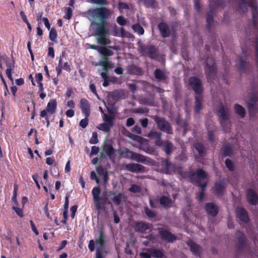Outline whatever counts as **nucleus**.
<instances>
[{
  "label": "nucleus",
  "instance_id": "obj_1",
  "mask_svg": "<svg viewBox=\"0 0 258 258\" xmlns=\"http://www.w3.org/2000/svg\"><path fill=\"white\" fill-rule=\"evenodd\" d=\"M88 14L92 19L98 20L100 23L92 22V25L97 26L95 33L96 35L98 43L102 45H106L110 43V41L107 38L108 30L106 27V21L111 15L110 11L105 7H99L90 9L87 11Z\"/></svg>",
  "mask_w": 258,
  "mask_h": 258
},
{
  "label": "nucleus",
  "instance_id": "obj_2",
  "mask_svg": "<svg viewBox=\"0 0 258 258\" xmlns=\"http://www.w3.org/2000/svg\"><path fill=\"white\" fill-rule=\"evenodd\" d=\"M188 177L192 182H195L197 186L201 188V191L198 197L199 201H202L204 195L206 187L207 186V182H202L201 179L207 178V174L206 172L202 168H198L196 172L192 170L188 172Z\"/></svg>",
  "mask_w": 258,
  "mask_h": 258
},
{
  "label": "nucleus",
  "instance_id": "obj_3",
  "mask_svg": "<svg viewBox=\"0 0 258 258\" xmlns=\"http://www.w3.org/2000/svg\"><path fill=\"white\" fill-rule=\"evenodd\" d=\"M101 191V189L98 186L94 187L92 190L93 199L97 210H102L106 204L112 205L106 195L103 194L100 197Z\"/></svg>",
  "mask_w": 258,
  "mask_h": 258
},
{
  "label": "nucleus",
  "instance_id": "obj_4",
  "mask_svg": "<svg viewBox=\"0 0 258 258\" xmlns=\"http://www.w3.org/2000/svg\"><path fill=\"white\" fill-rule=\"evenodd\" d=\"M154 121L157 124V127L168 135H172L173 128L170 123L165 118L156 116L154 118Z\"/></svg>",
  "mask_w": 258,
  "mask_h": 258
},
{
  "label": "nucleus",
  "instance_id": "obj_5",
  "mask_svg": "<svg viewBox=\"0 0 258 258\" xmlns=\"http://www.w3.org/2000/svg\"><path fill=\"white\" fill-rule=\"evenodd\" d=\"M140 257L142 258H163L164 253L163 251L161 249L153 248H146L143 249V252H140L139 254Z\"/></svg>",
  "mask_w": 258,
  "mask_h": 258
},
{
  "label": "nucleus",
  "instance_id": "obj_6",
  "mask_svg": "<svg viewBox=\"0 0 258 258\" xmlns=\"http://www.w3.org/2000/svg\"><path fill=\"white\" fill-rule=\"evenodd\" d=\"M218 115L219 117L220 123L224 131H226V123L230 118L228 108H225L221 103L217 109Z\"/></svg>",
  "mask_w": 258,
  "mask_h": 258
},
{
  "label": "nucleus",
  "instance_id": "obj_7",
  "mask_svg": "<svg viewBox=\"0 0 258 258\" xmlns=\"http://www.w3.org/2000/svg\"><path fill=\"white\" fill-rule=\"evenodd\" d=\"M139 50L140 53L147 55L151 59H156L158 57V48L154 45H141Z\"/></svg>",
  "mask_w": 258,
  "mask_h": 258
},
{
  "label": "nucleus",
  "instance_id": "obj_8",
  "mask_svg": "<svg viewBox=\"0 0 258 258\" xmlns=\"http://www.w3.org/2000/svg\"><path fill=\"white\" fill-rule=\"evenodd\" d=\"M57 103L55 99H51L47 104L45 109L40 111V117H45L46 114L52 115L57 110Z\"/></svg>",
  "mask_w": 258,
  "mask_h": 258
},
{
  "label": "nucleus",
  "instance_id": "obj_9",
  "mask_svg": "<svg viewBox=\"0 0 258 258\" xmlns=\"http://www.w3.org/2000/svg\"><path fill=\"white\" fill-rule=\"evenodd\" d=\"M189 84L196 93L200 95L203 92V86L201 81L196 77H191L189 79Z\"/></svg>",
  "mask_w": 258,
  "mask_h": 258
},
{
  "label": "nucleus",
  "instance_id": "obj_10",
  "mask_svg": "<svg viewBox=\"0 0 258 258\" xmlns=\"http://www.w3.org/2000/svg\"><path fill=\"white\" fill-rule=\"evenodd\" d=\"M104 235L102 229L99 230V236L95 240L96 243L98 245L96 249V258H103L102 255V249L105 244Z\"/></svg>",
  "mask_w": 258,
  "mask_h": 258
},
{
  "label": "nucleus",
  "instance_id": "obj_11",
  "mask_svg": "<svg viewBox=\"0 0 258 258\" xmlns=\"http://www.w3.org/2000/svg\"><path fill=\"white\" fill-rule=\"evenodd\" d=\"M131 159L132 160L146 165L152 164L153 162V160L150 158L135 152H131Z\"/></svg>",
  "mask_w": 258,
  "mask_h": 258
},
{
  "label": "nucleus",
  "instance_id": "obj_12",
  "mask_svg": "<svg viewBox=\"0 0 258 258\" xmlns=\"http://www.w3.org/2000/svg\"><path fill=\"white\" fill-rule=\"evenodd\" d=\"M158 234H159L162 240L168 242H173L177 239L176 235L163 228H158Z\"/></svg>",
  "mask_w": 258,
  "mask_h": 258
},
{
  "label": "nucleus",
  "instance_id": "obj_13",
  "mask_svg": "<svg viewBox=\"0 0 258 258\" xmlns=\"http://www.w3.org/2000/svg\"><path fill=\"white\" fill-rule=\"evenodd\" d=\"M248 5L252 9L253 27L258 28V8L256 0H248Z\"/></svg>",
  "mask_w": 258,
  "mask_h": 258
},
{
  "label": "nucleus",
  "instance_id": "obj_14",
  "mask_svg": "<svg viewBox=\"0 0 258 258\" xmlns=\"http://www.w3.org/2000/svg\"><path fill=\"white\" fill-rule=\"evenodd\" d=\"M205 73L208 82H211L215 79L216 76V64L215 62L210 66L207 63Z\"/></svg>",
  "mask_w": 258,
  "mask_h": 258
},
{
  "label": "nucleus",
  "instance_id": "obj_15",
  "mask_svg": "<svg viewBox=\"0 0 258 258\" xmlns=\"http://www.w3.org/2000/svg\"><path fill=\"white\" fill-rule=\"evenodd\" d=\"M236 236L238 240L236 248L238 251H243L246 245V236L241 231H237Z\"/></svg>",
  "mask_w": 258,
  "mask_h": 258
},
{
  "label": "nucleus",
  "instance_id": "obj_16",
  "mask_svg": "<svg viewBox=\"0 0 258 258\" xmlns=\"http://www.w3.org/2000/svg\"><path fill=\"white\" fill-rule=\"evenodd\" d=\"M159 143L160 144L157 146L162 147V150L165 152L167 158H169L175 149L173 144L169 141H162Z\"/></svg>",
  "mask_w": 258,
  "mask_h": 258
},
{
  "label": "nucleus",
  "instance_id": "obj_17",
  "mask_svg": "<svg viewBox=\"0 0 258 258\" xmlns=\"http://www.w3.org/2000/svg\"><path fill=\"white\" fill-rule=\"evenodd\" d=\"M157 28L159 30L161 37L163 38L170 37L171 34V29L169 25L165 22H161L157 25Z\"/></svg>",
  "mask_w": 258,
  "mask_h": 258
},
{
  "label": "nucleus",
  "instance_id": "obj_18",
  "mask_svg": "<svg viewBox=\"0 0 258 258\" xmlns=\"http://www.w3.org/2000/svg\"><path fill=\"white\" fill-rule=\"evenodd\" d=\"M257 101V98L256 93L254 90V88H253L252 92L250 95L249 100L247 103V108L249 111L250 115H251L252 113H255V106Z\"/></svg>",
  "mask_w": 258,
  "mask_h": 258
},
{
  "label": "nucleus",
  "instance_id": "obj_19",
  "mask_svg": "<svg viewBox=\"0 0 258 258\" xmlns=\"http://www.w3.org/2000/svg\"><path fill=\"white\" fill-rule=\"evenodd\" d=\"M236 216L239 220L244 223H247L249 221L248 213L242 207H237L236 209Z\"/></svg>",
  "mask_w": 258,
  "mask_h": 258
},
{
  "label": "nucleus",
  "instance_id": "obj_20",
  "mask_svg": "<svg viewBox=\"0 0 258 258\" xmlns=\"http://www.w3.org/2000/svg\"><path fill=\"white\" fill-rule=\"evenodd\" d=\"M125 169L132 172H144L146 167L140 164L129 163L125 165Z\"/></svg>",
  "mask_w": 258,
  "mask_h": 258
},
{
  "label": "nucleus",
  "instance_id": "obj_21",
  "mask_svg": "<svg viewBox=\"0 0 258 258\" xmlns=\"http://www.w3.org/2000/svg\"><path fill=\"white\" fill-rule=\"evenodd\" d=\"M247 200L250 205L255 206L258 203V196L252 188L247 190Z\"/></svg>",
  "mask_w": 258,
  "mask_h": 258
},
{
  "label": "nucleus",
  "instance_id": "obj_22",
  "mask_svg": "<svg viewBox=\"0 0 258 258\" xmlns=\"http://www.w3.org/2000/svg\"><path fill=\"white\" fill-rule=\"evenodd\" d=\"M80 107L85 117H89L90 114V106L88 101L85 98L80 100Z\"/></svg>",
  "mask_w": 258,
  "mask_h": 258
},
{
  "label": "nucleus",
  "instance_id": "obj_23",
  "mask_svg": "<svg viewBox=\"0 0 258 258\" xmlns=\"http://www.w3.org/2000/svg\"><path fill=\"white\" fill-rule=\"evenodd\" d=\"M134 228L137 232L145 233L150 228V224L145 222L139 221L135 224Z\"/></svg>",
  "mask_w": 258,
  "mask_h": 258
},
{
  "label": "nucleus",
  "instance_id": "obj_24",
  "mask_svg": "<svg viewBox=\"0 0 258 258\" xmlns=\"http://www.w3.org/2000/svg\"><path fill=\"white\" fill-rule=\"evenodd\" d=\"M251 69V65L249 62H247L246 59L241 58L239 60L238 70L240 73H247Z\"/></svg>",
  "mask_w": 258,
  "mask_h": 258
},
{
  "label": "nucleus",
  "instance_id": "obj_25",
  "mask_svg": "<svg viewBox=\"0 0 258 258\" xmlns=\"http://www.w3.org/2000/svg\"><path fill=\"white\" fill-rule=\"evenodd\" d=\"M205 210L208 214L212 217L217 216L218 212V207L214 203H208L205 205Z\"/></svg>",
  "mask_w": 258,
  "mask_h": 258
},
{
  "label": "nucleus",
  "instance_id": "obj_26",
  "mask_svg": "<svg viewBox=\"0 0 258 258\" xmlns=\"http://www.w3.org/2000/svg\"><path fill=\"white\" fill-rule=\"evenodd\" d=\"M109 195L113 196L112 200L116 206L120 205L121 203L122 200L125 201L126 199V197L124 196L122 192H118L117 195H116L114 191H110Z\"/></svg>",
  "mask_w": 258,
  "mask_h": 258
},
{
  "label": "nucleus",
  "instance_id": "obj_27",
  "mask_svg": "<svg viewBox=\"0 0 258 258\" xmlns=\"http://www.w3.org/2000/svg\"><path fill=\"white\" fill-rule=\"evenodd\" d=\"M225 187V182L223 180L215 183L214 189L217 197H221L224 195Z\"/></svg>",
  "mask_w": 258,
  "mask_h": 258
},
{
  "label": "nucleus",
  "instance_id": "obj_28",
  "mask_svg": "<svg viewBox=\"0 0 258 258\" xmlns=\"http://www.w3.org/2000/svg\"><path fill=\"white\" fill-rule=\"evenodd\" d=\"M212 3L211 4L210 8L209 7V10L207 14L206 22L207 28L209 31L211 30L212 23L214 22V9L211 7Z\"/></svg>",
  "mask_w": 258,
  "mask_h": 258
},
{
  "label": "nucleus",
  "instance_id": "obj_29",
  "mask_svg": "<svg viewBox=\"0 0 258 258\" xmlns=\"http://www.w3.org/2000/svg\"><path fill=\"white\" fill-rule=\"evenodd\" d=\"M161 136L162 133L161 132L151 131L148 133L147 137L150 139H156L155 144L158 146L160 144V142L162 141L161 140Z\"/></svg>",
  "mask_w": 258,
  "mask_h": 258
},
{
  "label": "nucleus",
  "instance_id": "obj_30",
  "mask_svg": "<svg viewBox=\"0 0 258 258\" xmlns=\"http://www.w3.org/2000/svg\"><path fill=\"white\" fill-rule=\"evenodd\" d=\"M103 151L109 157L110 160L114 161L115 159V150L110 144H105L103 147Z\"/></svg>",
  "mask_w": 258,
  "mask_h": 258
},
{
  "label": "nucleus",
  "instance_id": "obj_31",
  "mask_svg": "<svg viewBox=\"0 0 258 258\" xmlns=\"http://www.w3.org/2000/svg\"><path fill=\"white\" fill-rule=\"evenodd\" d=\"M5 63H6V67H7V69H6V75H7V78L11 81H13V79L12 73L15 67L14 61H13L11 62L9 60H6Z\"/></svg>",
  "mask_w": 258,
  "mask_h": 258
},
{
  "label": "nucleus",
  "instance_id": "obj_32",
  "mask_svg": "<svg viewBox=\"0 0 258 258\" xmlns=\"http://www.w3.org/2000/svg\"><path fill=\"white\" fill-rule=\"evenodd\" d=\"M187 244L189 246L190 250L196 255H200L201 252V247L196 242L190 240L187 242Z\"/></svg>",
  "mask_w": 258,
  "mask_h": 258
},
{
  "label": "nucleus",
  "instance_id": "obj_33",
  "mask_svg": "<svg viewBox=\"0 0 258 258\" xmlns=\"http://www.w3.org/2000/svg\"><path fill=\"white\" fill-rule=\"evenodd\" d=\"M194 147L198 152L199 156L201 157H204L207 154V150L204 145L200 143H196Z\"/></svg>",
  "mask_w": 258,
  "mask_h": 258
},
{
  "label": "nucleus",
  "instance_id": "obj_34",
  "mask_svg": "<svg viewBox=\"0 0 258 258\" xmlns=\"http://www.w3.org/2000/svg\"><path fill=\"white\" fill-rule=\"evenodd\" d=\"M155 78L158 81H164L166 80L167 77L165 73L160 69H156L154 71Z\"/></svg>",
  "mask_w": 258,
  "mask_h": 258
},
{
  "label": "nucleus",
  "instance_id": "obj_35",
  "mask_svg": "<svg viewBox=\"0 0 258 258\" xmlns=\"http://www.w3.org/2000/svg\"><path fill=\"white\" fill-rule=\"evenodd\" d=\"M195 99V110L196 112L199 113L202 109V102L203 101L202 95H196Z\"/></svg>",
  "mask_w": 258,
  "mask_h": 258
},
{
  "label": "nucleus",
  "instance_id": "obj_36",
  "mask_svg": "<svg viewBox=\"0 0 258 258\" xmlns=\"http://www.w3.org/2000/svg\"><path fill=\"white\" fill-rule=\"evenodd\" d=\"M172 203V199L170 198L165 196H163L159 199L160 204L165 208L169 207Z\"/></svg>",
  "mask_w": 258,
  "mask_h": 258
},
{
  "label": "nucleus",
  "instance_id": "obj_37",
  "mask_svg": "<svg viewBox=\"0 0 258 258\" xmlns=\"http://www.w3.org/2000/svg\"><path fill=\"white\" fill-rule=\"evenodd\" d=\"M234 109H235V112L236 114L239 115L241 118H244L245 115V110L240 105L238 104H235L234 105Z\"/></svg>",
  "mask_w": 258,
  "mask_h": 258
},
{
  "label": "nucleus",
  "instance_id": "obj_38",
  "mask_svg": "<svg viewBox=\"0 0 258 258\" xmlns=\"http://www.w3.org/2000/svg\"><path fill=\"white\" fill-rule=\"evenodd\" d=\"M139 1L142 2L147 8H155L157 6V3L155 0H139Z\"/></svg>",
  "mask_w": 258,
  "mask_h": 258
},
{
  "label": "nucleus",
  "instance_id": "obj_39",
  "mask_svg": "<svg viewBox=\"0 0 258 258\" xmlns=\"http://www.w3.org/2000/svg\"><path fill=\"white\" fill-rule=\"evenodd\" d=\"M232 152V147L230 145H226L223 147L222 156H230Z\"/></svg>",
  "mask_w": 258,
  "mask_h": 258
},
{
  "label": "nucleus",
  "instance_id": "obj_40",
  "mask_svg": "<svg viewBox=\"0 0 258 258\" xmlns=\"http://www.w3.org/2000/svg\"><path fill=\"white\" fill-rule=\"evenodd\" d=\"M161 165L165 170L166 174H169L170 172V168L172 164L169 162V158H167L163 160L161 162Z\"/></svg>",
  "mask_w": 258,
  "mask_h": 258
},
{
  "label": "nucleus",
  "instance_id": "obj_41",
  "mask_svg": "<svg viewBox=\"0 0 258 258\" xmlns=\"http://www.w3.org/2000/svg\"><path fill=\"white\" fill-rule=\"evenodd\" d=\"M211 3H212L211 7L215 9V8L218 7H223L224 2L223 0H211L209 5V7L210 8Z\"/></svg>",
  "mask_w": 258,
  "mask_h": 258
},
{
  "label": "nucleus",
  "instance_id": "obj_42",
  "mask_svg": "<svg viewBox=\"0 0 258 258\" xmlns=\"http://www.w3.org/2000/svg\"><path fill=\"white\" fill-rule=\"evenodd\" d=\"M99 52L100 53L102 56H107V57L112 56L113 54V52L111 49L104 46H101Z\"/></svg>",
  "mask_w": 258,
  "mask_h": 258
},
{
  "label": "nucleus",
  "instance_id": "obj_43",
  "mask_svg": "<svg viewBox=\"0 0 258 258\" xmlns=\"http://www.w3.org/2000/svg\"><path fill=\"white\" fill-rule=\"evenodd\" d=\"M123 93L121 90H115L112 93V98L113 100H119L122 99Z\"/></svg>",
  "mask_w": 258,
  "mask_h": 258
},
{
  "label": "nucleus",
  "instance_id": "obj_44",
  "mask_svg": "<svg viewBox=\"0 0 258 258\" xmlns=\"http://www.w3.org/2000/svg\"><path fill=\"white\" fill-rule=\"evenodd\" d=\"M254 48H255V62L256 63V68L258 72V34H255V40H254ZM258 79V75H257Z\"/></svg>",
  "mask_w": 258,
  "mask_h": 258
},
{
  "label": "nucleus",
  "instance_id": "obj_45",
  "mask_svg": "<svg viewBox=\"0 0 258 258\" xmlns=\"http://www.w3.org/2000/svg\"><path fill=\"white\" fill-rule=\"evenodd\" d=\"M99 64L102 67L103 71H108L109 69L113 67V63L111 61H100Z\"/></svg>",
  "mask_w": 258,
  "mask_h": 258
},
{
  "label": "nucleus",
  "instance_id": "obj_46",
  "mask_svg": "<svg viewBox=\"0 0 258 258\" xmlns=\"http://www.w3.org/2000/svg\"><path fill=\"white\" fill-rule=\"evenodd\" d=\"M114 119V116H111V115H107V114H104L103 115V120L111 126L114 125L113 120Z\"/></svg>",
  "mask_w": 258,
  "mask_h": 258
},
{
  "label": "nucleus",
  "instance_id": "obj_47",
  "mask_svg": "<svg viewBox=\"0 0 258 258\" xmlns=\"http://www.w3.org/2000/svg\"><path fill=\"white\" fill-rule=\"evenodd\" d=\"M247 5V3L246 0H240L239 2L238 8L243 13L247 12L248 10Z\"/></svg>",
  "mask_w": 258,
  "mask_h": 258
},
{
  "label": "nucleus",
  "instance_id": "obj_48",
  "mask_svg": "<svg viewBox=\"0 0 258 258\" xmlns=\"http://www.w3.org/2000/svg\"><path fill=\"white\" fill-rule=\"evenodd\" d=\"M128 72L131 74L138 75V74H140L141 73L142 70L140 67L135 65H132L129 68Z\"/></svg>",
  "mask_w": 258,
  "mask_h": 258
},
{
  "label": "nucleus",
  "instance_id": "obj_49",
  "mask_svg": "<svg viewBox=\"0 0 258 258\" xmlns=\"http://www.w3.org/2000/svg\"><path fill=\"white\" fill-rule=\"evenodd\" d=\"M113 126L108 125L107 123H102L99 125L98 128L104 132L109 133L110 131V128Z\"/></svg>",
  "mask_w": 258,
  "mask_h": 258
},
{
  "label": "nucleus",
  "instance_id": "obj_50",
  "mask_svg": "<svg viewBox=\"0 0 258 258\" xmlns=\"http://www.w3.org/2000/svg\"><path fill=\"white\" fill-rule=\"evenodd\" d=\"M132 28L135 32H137L139 35H143L144 33V29L139 23L133 25Z\"/></svg>",
  "mask_w": 258,
  "mask_h": 258
},
{
  "label": "nucleus",
  "instance_id": "obj_51",
  "mask_svg": "<svg viewBox=\"0 0 258 258\" xmlns=\"http://www.w3.org/2000/svg\"><path fill=\"white\" fill-rule=\"evenodd\" d=\"M128 190L132 193H141V186L136 184H132L131 186L128 188Z\"/></svg>",
  "mask_w": 258,
  "mask_h": 258
},
{
  "label": "nucleus",
  "instance_id": "obj_52",
  "mask_svg": "<svg viewBox=\"0 0 258 258\" xmlns=\"http://www.w3.org/2000/svg\"><path fill=\"white\" fill-rule=\"evenodd\" d=\"M127 136L130 139L140 143H142L143 141L144 140V139L143 138L139 136L135 135V134H132V133H128Z\"/></svg>",
  "mask_w": 258,
  "mask_h": 258
},
{
  "label": "nucleus",
  "instance_id": "obj_53",
  "mask_svg": "<svg viewBox=\"0 0 258 258\" xmlns=\"http://www.w3.org/2000/svg\"><path fill=\"white\" fill-rule=\"evenodd\" d=\"M57 34L55 28H52L49 33V38L52 41H55L57 38Z\"/></svg>",
  "mask_w": 258,
  "mask_h": 258
},
{
  "label": "nucleus",
  "instance_id": "obj_54",
  "mask_svg": "<svg viewBox=\"0 0 258 258\" xmlns=\"http://www.w3.org/2000/svg\"><path fill=\"white\" fill-rule=\"evenodd\" d=\"M144 212L147 216L149 218H155L156 216L155 213L147 207L144 208Z\"/></svg>",
  "mask_w": 258,
  "mask_h": 258
},
{
  "label": "nucleus",
  "instance_id": "obj_55",
  "mask_svg": "<svg viewBox=\"0 0 258 258\" xmlns=\"http://www.w3.org/2000/svg\"><path fill=\"white\" fill-rule=\"evenodd\" d=\"M225 164L226 167L231 171H233L234 170V165L232 161L229 159H226L225 161Z\"/></svg>",
  "mask_w": 258,
  "mask_h": 258
},
{
  "label": "nucleus",
  "instance_id": "obj_56",
  "mask_svg": "<svg viewBox=\"0 0 258 258\" xmlns=\"http://www.w3.org/2000/svg\"><path fill=\"white\" fill-rule=\"evenodd\" d=\"M98 133L96 132L92 133V136L89 140V143L91 144H96L98 143Z\"/></svg>",
  "mask_w": 258,
  "mask_h": 258
},
{
  "label": "nucleus",
  "instance_id": "obj_57",
  "mask_svg": "<svg viewBox=\"0 0 258 258\" xmlns=\"http://www.w3.org/2000/svg\"><path fill=\"white\" fill-rule=\"evenodd\" d=\"M12 209L20 217L22 218L24 217L23 208H19L18 206H12Z\"/></svg>",
  "mask_w": 258,
  "mask_h": 258
},
{
  "label": "nucleus",
  "instance_id": "obj_58",
  "mask_svg": "<svg viewBox=\"0 0 258 258\" xmlns=\"http://www.w3.org/2000/svg\"><path fill=\"white\" fill-rule=\"evenodd\" d=\"M66 14L64 16L65 19L70 20L72 17L73 15V10L71 8L68 7L66 8Z\"/></svg>",
  "mask_w": 258,
  "mask_h": 258
},
{
  "label": "nucleus",
  "instance_id": "obj_59",
  "mask_svg": "<svg viewBox=\"0 0 258 258\" xmlns=\"http://www.w3.org/2000/svg\"><path fill=\"white\" fill-rule=\"evenodd\" d=\"M117 22L122 26L126 25L127 21L122 16H118L117 18Z\"/></svg>",
  "mask_w": 258,
  "mask_h": 258
},
{
  "label": "nucleus",
  "instance_id": "obj_60",
  "mask_svg": "<svg viewBox=\"0 0 258 258\" xmlns=\"http://www.w3.org/2000/svg\"><path fill=\"white\" fill-rule=\"evenodd\" d=\"M88 117H85L84 119H82L80 122L79 125L83 128H85L88 124Z\"/></svg>",
  "mask_w": 258,
  "mask_h": 258
},
{
  "label": "nucleus",
  "instance_id": "obj_61",
  "mask_svg": "<svg viewBox=\"0 0 258 258\" xmlns=\"http://www.w3.org/2000/svg\"><path fill=\"white\" fill-rule=\"evenodd\" d=\"M89 88H90V90L91 91V92L94 94H95L96 97H99L97 92V90H96V86L94 84H90L89 85Z\"/></svg>",
  "mask_w": 258,
  "mask_h": 258
},
{
  "label": "nucleus",
  "instance_id": "obj_62",
  "mask_svg": "<svg viewBox=\"0 0 258 258\" xmlns=\"http://www.w3.org/2000/svg\"><path fill=\"white\" fill-rule=\"evenodd\" d=\"M132 132L137 133L138 135H141V127L139 125H136L132 128Z\"/></svg>",
  "mask_w": 258,
  "mask_h": 258
},
{
  "label": "nucleus",
  "instance_id": "obj_63",
  "mask_svg": "<svg viewBox=\"0 0 258 258\" xmlns=\"http://www.w3.org/2000/svg\"><path fill=\"white\" fill-rule=\"evenodd\" d=\"M135 123V121L132 117L128 118L126 120V125L127 127L131 126Z\"/></svg>",
  "mask_w": 258,
  "mask_h": 258
},
{
  "label": "nucleus",
  "instance_id": "obj_64",
  "mask_svg": "<svg viewBox=\"0 0 258 258\" xmlns=\"http://www.w3.org/2000/svg\"><path fill=\"white\" fill-rule=\"evenodd\" d=\"M118 8L120 10L128 9L129 8L127 4L123 2H119L118 4Z\"/></svg>",
  "mask_w": 258,
  "mask_h": 258
}]
</instances>
